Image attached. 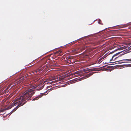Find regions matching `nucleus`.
<instances>
[{
  "label": "nucleus",
  "instance_id": "nucleus-1",
  "mask_svg": "<svg viewBox=\"0 0 131 131\" xmlns=\"http://www.w3.org/2000/svg\"><path fill=\"white\" fill-rule=\"evenodd\" d=\"M130 52H131V50H124L123 51L118 52L116 53L115 54H114L112 56V58L111 59L110 61H112L113 60V58L114 57L117 56L119 54L121 53V54L120 55H122L125 54L126 53H129Z\"/></svg>",
  "mask_w": 131,
  "mask_h": 131
},
{
  "label": "nucleus",
  "instance_id": "nucleus-2",
  "mask_svg": "<svg viewBox=\"0 0 131 131\" xmlns=\"http://www.w3.org/2000/svg\"><path fill=\"white\" fill-rule=\"evenodd\" d=\"M23 79L22 77H21L18 79H16L14 82V85H16L21 83L24 80H23Z\"/></svg>",
  "mask_w": 131,
  "mask_h": 131
},
{
  "label": "nucleus",
  "instance_id": "nucleus-3",
  "mask_svg": "<svg viewBox=\"0 0 131 131\" xmlns=\"http://www.w3.org/2000/svg\"><path fill=\"white\" fill-rule=\"evenodd\" d=\"M120 61V62H119V63H121L124 62H131V59H127L126 60H120L119 61H117L116 62H119Z\"/></svg>",
  "mask_w": 131,
  "mask_h": 131
},
{
  "label": "nucleus",
  "instance_id": "nucleus-4",
  "mask_svg": "<svg viewBox=\"0 0 131 131\" xmlns=\"http://www.w3.org/2000/svg\"><path fill=\"white\" fill-rule=\"evenodd\" d=\"M55 54H56V55L61 56L62 55V52L61 50H59L58 51H56L54 52Z\"/></svg>",
  "mask_w": 131,
  "mask_h": 131
},
{
  "label": "nucleus",
  "instance_id": "nucleus-5",
  "mask_svg": "<svg viewBox=\"0 0 131 131\" xmlns=\"http://www.w3.org/2000/svg\"><path fill=\"white\" fill-rule=\"evenodd\" d=\"M117 50H114L112 52H110V53H109L107 56H106V55L107 54V53L105 55H104L103 57H102L101 58H100L99 60L98 61V63H99L100 61L102 60V59H104L107 56H108V55H109V54H110L111 53H114V52L115 51H117Z\"/></svg>",
  "mask_w": 131,
  "mask_h": 131
},
{
  "label": "nucleus",
  "instance_id": "nucleus-6",
  "mask_svg": "<svg viewBox=\"0 0 131 131\" xmlns=\"http://www.w3.org/2000/svg\"><path fill=\"white\" fill-rule=\"evenodd\" d=\"M117 50H114L112 52H110V53H109L107 56H106V55L107 54V53L105 55H104L103 57H102L101 58H100L99 60L98 61V63H99L100 61L102 60V59H104L107 56H108V55H109V54H110L111 53H114V52L115 51H117Z\"/></svg>",
  "mask_w": 131,
  "mask_h": 131
},
{
  "label": "nucleus",
  "instance_id": "nucleus-7",
  "mask_svg": "<svg viewBox=\"0 0 131 131\" xmlns=\"http://www.w3.org/2000/svg\"><path fill=\"white\" fill-rule=\"evenodd\" d=\"M71 57H66L65 59L67 60V62L70 63V62H71V60L70 59H71ZM67 61V60H66ZM67 62V61H66Z\"/></svg>",
  "mask_w": 131,
  "mask_h": 131
},
{
  "label": "nucleus",
  "instance_id": "nucleus-8",
  "mask_svg": "<svg viewBox=\"0 0 131 131\" xmlns=\"http://www.w3.org/2000/svg\"><path fill=\"white\" fill-rule=\"evenodd\" d=\"M93 72H91L88 74L86 75V77H87V78H88L90 76L92 75L93 74Z\"/></svg>",
  "mask_w": 131,
  "mask_h": 131
},
{
  "label": "nucleus",
  "instance_id": "nucleus-9",
  "mask_svg": "<svg viewBox=\"0 0 131 131\" xmlns=\"http://www.w3.org/2000/svg\"><path fill=\"white\" fill-rule=\"evenodd\" d=\"M4 89H2L0 90V94H2L5 92V90H4Z\"/></svg>",
  "mask_w": 131,
  "mask_h": 131
},
{
  "label": "nucleus",
  "instance_id": "nucleus-10",
  "mask_svg": "<svg viewBox=\"0 0 131 131\" xmlns=\"http://www.w3.org/2000/svg\"><path fill=\"white\" fill-rule=\"evenodd\" d=\"M127 48V47H126V46H124L123 47H121L119 48H117L116 49H125Z\"/></svg>",
  "mask_w": 131,
  "mask_h": 131
},
{
  "label": "nucleus",
  "instance_id": "nucleus-11",
  "mask_svg": "<svg viewBox=\"0 0 131 131\" xmlns=\"http://www.w3.org/2000/svg\"><path fill=\"white\" fill-rule=\"evenodd\" d=\"M40 97V96H37V97H35V98L33 99V100L35 101V100H38L39 98Z\"/></svg>",
  "mask_w": 131,
  "mask_h": 131
},
{
  "label": "nucleus",
  "instance_id": "nucleus-12",
  "mask_svg": "<svg viewBox=\"0 0 131 131\" xmlns=\"http://www.w3.org/2000/svg\"><path fill=\"white\" fill-rule=\"evenodd\" d=\"M64 77H61L59 78V81H62L64 80Z\"/></svg>",
  "mask_w": 131,
  "mask_h": 131
},
{
  "label": "nucleus",
  "instance_id": "nucleus-13",
  "mask_svg": "<svg viewBox=\"0 0 131 131\" xmlns=\"http://www.w3.org/2000/svg\"><path fill=\"white\" fill-rule=\"evenodd\" d=\"M107 51H105L104 52H103L102 53H101V56H103L104 55V54L106 52H107Z\"/></svg>",
  "mask_w": 131,
  "mask_h": 131
},
{
  "label": "nucleus",
  "instance_id": "nucleus-14",
  "mask_svg": "<svg viewBox=\"0 0 131 131\" xmlns=\"http://www.w3.org/2000/svg\"><path fill=\"white\" fill-rule=\"evenodd\" d=\"M39 71H40V70L37 69L36 70H34V72H38Z\"/></svg>",
  "mask_w": 131,
  "mask_h": 131
},
{
  "label": "nucleus",
  "instance_id": "nucleus-15",
  "mask_svg": "<svg viewBox=\"0 0 131 131\" xmlns=\"http://www.w3.org/2000/svg\"><path fill=\"white\" fill-rule=\"evenodd\" d=\"M129 48V49H131V46H130L129 48Z\"/></svg>",
  "mask_w": 131,
  "mask_h": 131
},
{
  "label": "nucleus",
  "instance_id": "nucleus-16",
  "mask_svg": "<svg viewBox=\"0 0 131 131\" xmlns=\"http://www.w3.org/2000/svg\"><path fill=\"white\" fill-rule=\"evenodd\" d=\"M115 46L114 47H113L112 48V49H114V48H115Z\"/></svg>",
  "mask_w": 131,
  "mask_h": 131
},
{
  "label": "nucleus",
  "instance_id": "nucleus-17",
  "mask_svg": "<svg viewBox=\"0 0 131 131\" xmlns=\"http://www.w3.org/2000/svg\"><path fill=\"white\" fill-rule=\"evenodd\" d=\"M31 87V86H29L28 87V88H30Z\"/></svg>",
  "mask_w": 131,
  "mask_h": 131
},
{
  "label": "nucleus",
  "instance_id": "nucleus-18",
  "mask_svg": "<svg viewBox=\"0 0 131 131\" xmlns=\"http://www.w3.org/2000/svg\"><path fill=\"white\" fill-rule=\"evenodd\" d=\"M78 72V71L76 72H75L74 73V74H75L76 73H77V72Z\"/></svg>",
  "mask_w": 131,
  "mask_h": 131
},
{
  "label": "nucleus",
  "instance_id": "nucleus-19",
  "mask_svg": "<svg viewBox=\"0 0 131 131\" xmlns=\"http://www.w3.org/2000/svg\"><path fill=\"white\" fill-rule=\"evenodd\" d=\"M9 87V85H8V87H7V89H8V88Z\"/></svg>",
  "mask_w": 131,
  "mask_h": 131
},
{
  "label": "nucleus",
  "instance_id": "nucleus-20",
  "mask_svg": "<svg viewBox=\"0 0 131 131\" xmlns=\"http://www.w3.org/2000/svg\"><path fill=\"white\" fill-rule=\"evenodd\" d=\"M118 57H116V58L115 59H115H116Z\"/></svg>",
  "mask_w": 131,
  "mask_h": 131
}]
</instances>
